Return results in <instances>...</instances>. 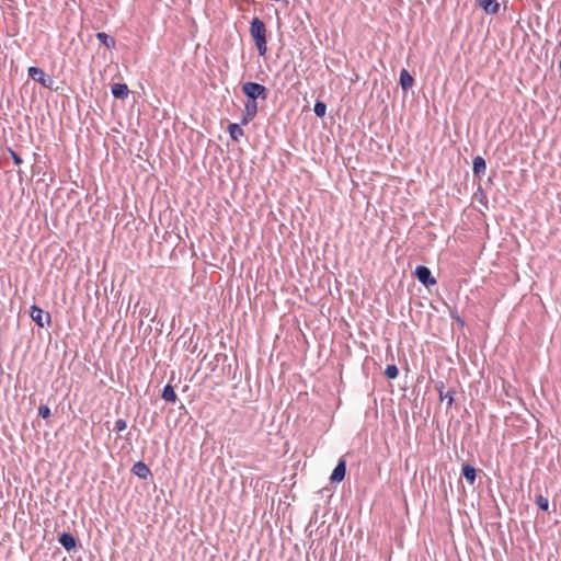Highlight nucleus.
I'll list each match as a JSON object with an SVG mask.
<instances>
[{"instance_id":"1","label":"nucleus","mask_w":561,"mask_h":561,"mask_svg":"<svg viewBox=\"0 0 561 561\" xmlns=\"http://www.w3.org/2000/svg\"><path fill=\"white\" fill-rule=\"evenodd\" d=\"M250 34L255 43L260 56L267 53L266 27L262 20L253 18L250 23Z\"/></svg>"},{"instance_id":"2","label":"nucleus","mask_w":561,"mask_h":561,"mask_svg":"<svg viewBox=\"0 0 561 561\" xmlns=\"http://www.w3.org/2000/svg\"><path fill=\"white\" fill-rule=\"evenodd\" d=\"M242 93L248 98V100L256 102L257 100L265 101L268 96L267 88L253 81H247L242 84Z\"/></svg>"},{"instance_id":"3","label":"nucleus","mask_w":561,"mask_h":561,"mask_svg":"<svg viewBox=\"0 0 561 561\" xmlns=\"http://www.w3.org/2000/svg\"><path fill=\"white\" fill-rule=\"evenodd\" d=\"M27 75L31 79L38 82L43 87L47 89H51L54 80L51 77L47 76L43 69L36 66H32L27 69Z\"/></svg>"},{"instance_id":"4","label":"nucleus","mask_w":561,"mask_h":561,"mask_svg":"<svg viewBox=\"0 0 561 561\" xmlns=\"http://www.w3.org/2000/svg\"><path fill=\"white\" fill-rule=\"evenodd\" d=\"M30 316L32 320L39 327L45 328L49 327L51 323V317L49 312L44 311L36 305H33L30 309Z\"/></svg>"},{"instance_id":"5","label":"nucleus","mask_w":561,"mask_h":561,"mask_svg":"<svg viewBox=\"0 0 561 561\" xmlns=\"http://www.w3.org/2000/svg\"><path fill=\"white\" fill-rule=\"evenodd\" d=\"M414 275L417 280L427 288L436 284V279L433 277L431 270L425 265H417Z\"/></svg>"},{"instance_id":"6","label":"nucleus","mask_w":561,"mask_h":561,"mask_svg":"<svg viewBox=\"0 0 561 561\" xmlns=\"http://www.w3.org/2000/svg\"><path fill=\"white\" fill-rule=\"evenodd\" d=\"M257 102L247 100L244 103V110L241 118V125L249 124L257 114Z\"/></svg>"},{"instance_id":"7","label":"nucleus","mask_w":561,"mask_h":561,"mask_svg":"<svg viewBox=\"0 0 561 561\" xmlns=\"http://www.w3.org/2000/svg\"><path fill=\"white\" fill-rule=\"evenodd\" d=\"M346 474V461L344 458H340L335 468L333 469L330 481L331 483H340L344 480Z\"/></svg>"},{"instance_id":"8","label":"nucleus","mask_w":561,"mask_h":561,"mask_svg":"<svg viewBox=\"0 0 561 561\" xmlns=\"http://www.w3.org/2000/svg\"><path fill=\"white\" fill-rule=\"evenodd\" d=\"M131 472L140 479H148L151 477V471L149 467L144 461H137L134 463L131 468Z\"/></svg>"},{"instance_id":"9","label":"nucleus","mask_w":561,"mask_h":561,"mask_svg":"<svg viewBox=\"0 0 561 561\" xmlns=\"http://www.w3.org/2000/svg\"><path fill=\"white\" fill-rule=\"evenodd\" d=\"M58 541L67 551L73 550L77 546V539L71 533H62Z\"/></svg>"},{"instance_id":"10","label":"nucleus","mask_w":561,"mask_h":561,"mask_svg":"<svg viewBox=\"0 0 561 561\" xmlns=\"http://www.w3.org/2000/svg\"><path fill=\"white\" fill-rule=\"evenodd\" d=\"M478 5L486 14H496L500 10V3L496 0H479Z\"/></svg>"},{"instance_id":"11","label":"nucleus","mask_w":561,"mask_h":561,"mask_svg":"<svg viewBox=\"0 0 561 561\" xmlns=\"http://www.w3.org/2000/svg\"><path fill=\"white\" fill-rule=\"evenodd\" d=\"M486 163L481 156H477L472 161V172L477 178H481L485 173Z\"/></svg>"},{"instance_id":"12","label":"nucleus","mask_w":561,"mask_h":561,"mask_svg":"<svg viewBox=\"0 0 561 561\" xmlns=\"http://www.w3.org/2000/svg\"><path fill=\"white\" fill-rule=\"evenodd\" d=\"M399 83L403 91H408L413 87L414 79L407 69H401Z\"/></svg>"},{"instance_id":"13","label":"nucleus","mask_w":561,"mask_h":561,"mask_svg":"<svg viewBox=\"0 0 561 561\" xmlns=\"http://www.w3.org/2000/svg\"><path fill=\"white\" fill-rule=\"evenodd\" d=\"M461 476L469 484H473L476 482L477 470L470 463H463L461 468Z\"/></svg>"},{"instance_id":"14","label":"nucleus","mask_w":561,"mask_h":561,"mask_svg":"<svg viewBox=\"0 0 561 561\" xmlns=\"http://www.w3.org/2000/svg\"><path fill=\"white\" fill-rule=\"evenodd\" d=\"M111 92L115 99H125L128 93V87L125 83H114L111 88Z\"/></svg>"},{"instance_id":"15","label":"nucleus","mask_w":561,"mask_h":561,"mask_svg":"<svg viewBox=\"0 0 561 561\" xmlns=\"http://www.w3.org/2000/svg\"><path fill=\"white\" fill-rule=\"evenodd\" d=\"M161 398L163 400H165L167 402H171V403H174L176 402L178 400V396L174 391V388L172 387V385L170 383H167L163 389H162V392H161Z\"/></svg>"},{"instance_id":"16","label":"nucleus","mask_w":561,"mask_h":561,"mask_svg":"<svg viewBox=\"0 0 561 561\" xmlns=\"http://www.w3.org/2000/svg\"><path fill=\"white\" fill-rule=\"evenodd\" d=\"M229 136L232 140L237 141L240 137L243 136V129L240 127L239 124L231 123L228 126Z\"/></svg>"},{"instance_id":"17","label":"nucleus","mask_w":561,"mask_h":561,"mask_svg":"<svg viewBox=\"0 0 561 561\" xmlns=\"http://www.w3.org/2000/svg\"><path fill=\"white\" fill-rule=\"evenodd\" d=\"M96 38L100 41V43H102L107 48L115 47V44H116L115 39L113 37H111L110 35H107L106 33H103V32L96 33Z\"/></svg>"},{"instance_id":"18","label":"nucleus","mask_w":561,"mask_h":561,"mask_svg":"<svg viewBox=\"0 0 561 561\" xmlns=\"http://www.w3.org/2000/svg\"><path fill=\"white\" fill-rule=\"evenodd\" d=\"M455 394H456V391L455 390H448L446 393L443 392V390L440 389L439 390V399L442 401L446 400V403L448 407H451L454 401H455Z\"/></svg>"},{"instance_id":"19","label":"nucleus","mask_w":561,"mask_h":561,"mask_svg":"<svg viewBox=\"0 0 561 561\" xmlns=\"http://www.w3.org/2000/svg\"><path fill=\"white\" fill-rule=\"evenodd\" d=\"M313 112L317 117H323L327 113V104L322 101L317 100L313 105Z\"/></svg>"},{"instance_id":"20","label":"nucleus","mask_w":561,"mask_h":561,"mask_svg":"<svg viewBox=\"0 0 561 561\" xmlns=\"http://www.w3.org/2000/svg\"><path fill=\"white\" fill-rule=\"evenodd\" d=\"M535 503L538 505V507L541 511H548L549 510V500L548 497L543 496L542 494H537L535 497Z\"/></svg>"},{"instance_id":"21","label":"nucleus","mask_w":561,"mask_h":561,"mask_svg":"<svg viewBox=\"0 0 561 561\" xmlns=\"http://www.w3.org/2000/svg\"><path fill=\"white\" fill-rule=\"evenodd\" d=\"M385 375L388 379H394L399 375V369L396 365H388L385 369Z\"/></svg>"},{"instance_id":"22","label":"nucleus","mask_w":561,"mask_h":561,"mask_svg":"<svg viewBox=\"0 0 561 561\" xmlns=\"http://www.w3.org/2000/svg\"><path fill=\"white\" fill-rule=\"evenodd\" d=\"M51 412L48 405L42 404L38 408V415L43 419H48L50 416Z\"/></svg>"},{"instance_id":"23","label":"nucleus","mask_w":561,"mask_h":561,"mask_svg":"<svg viewBox=\"0 0 561 561\" xmlns=\"http://www.w3.org/2000/svg\"><path fill=\"white\" fill-rule=\"evenodd\" d=\"M126 427H127V422L124 419L116 420V422L114 424V430L115 431L123 432V431L126 430Z\"/></svg>"},{"instance_id":"24","label":"nucleus","mask_w":561,"mask_h":561,"mask_svg":"<svg viewBox=\"0 0 561 561\" xmlns=\"http://www.w3.org/2000/svg\"><path fill=\"white\" fill-rule=\"evenodd\" d=\"M8 151L10 153L14 164L21 165L23 163L22 158L13 149L9 148Z\"/></svg>"},{"instance_id":"25","label":"nucleus","mask_w":561,"mask_h":561,"mask_svg":"<svg viewBox=\"0 0 561 561\" xmlns=\"http://www.w3.org/2000/svg\"><path fill=\"white\" fill-rule=\"evenodd\" d=\"M451 317H453L454 319H456V320H457V322H459L461 325H463V320H462L459 316H457V317L451 316Z\"/></svg>"}]
</instances>
